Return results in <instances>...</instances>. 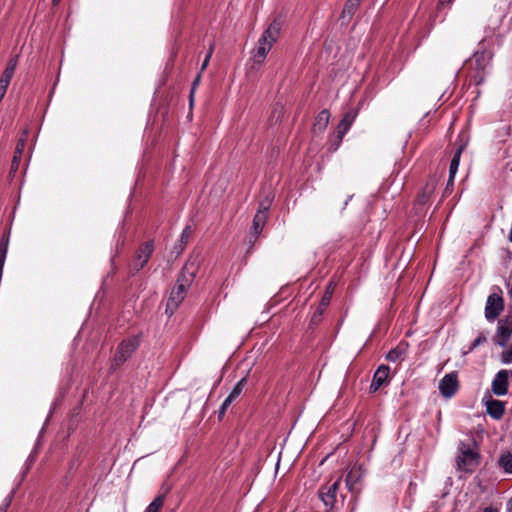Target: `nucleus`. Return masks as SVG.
I'll use <instances>...</instances> for the list:
<instances>
[{"label":"nucleus","mask_w":512,"mask_h":512,"mask_svg":"<svg viewBox=\"0 0 512 512\" xmlns=\"http://www.w3.org/2000/svg\"><path fill=\"white\" fill-rule=\"evenodd\" d=\"M493 58V51L486 45V40H482L478 50L466 62L470 76L476 85L483 83L487 74V69Z\"/></svg>","instance_id":"obj_1"},{"label":"nucleus","mask_w":512,"mask_h":512,"mask_svg":"<svg viewBox=\"0 0 512 512\" xmlns=\"http://www.w3.org/2000/svg\"><path fill=\"white\" fill-rule=\"evenodd\" d=\"M194 271L188 265L184 267V271L177 280L175 287L172 289L167 301V310L173 313L185 298L186 292L193 280Z\"/></svg>","instance_id":"obj_2"},{"label":"nucleus","mask_w":512,"mask_h":512,"mask_svg":"<svg viewBox=\"0 0 512 512\" xmlns=\"http://www.w3.org/2000/svg\"><path fill=\"white\" fill-rule=\"evenodd\" d=\"M459 455L457 456V465L461 470L472 471L476 468L479 463L478 453L462 443L458 447Z\"/></svg>","instance_id":"obj_3"},{"label":"nucleus","mask_w":512,"mask_h":512,"mask_svg":"<svg viewBox=\"0 0 512 512\" xmlns=\"http://www.w3.org/2000/svg\"><path fill=\"white\" fill-rule=\"evenodd\" d=\"M512 334V316L500 320L494 337L495 344L505 348Z\"/></svg>","instance_id":"obj_4"},{"label":"nucleus","mask_w":512,"mask_h":512,"mask_svg":"<svg viewBox=\"0 0 512 512\" xmlns=\"http://www.w3.org/2000/svg\"><path fill=\"white\" fill-rule=\"evenodd\" d=\"M282 30V21L280 19H274L268 27L264 30L259 40L265 42L270 47L279 40Z\"/></svg>","instance_id":"obj_5"},{"label":"nucleus","mask_w":512,"mask_h":512,"mask_svg":"<svg viewBox=\"0 0 512 512\" xmlns=\"http://www.w3.org/2000/svg\"><path fill=\"white\" fill-rule=\"evenodd\" d=\"M458 377L455 372L446 374L439 382V391L445 398L452 397L458 390Z\"/></svg>","instance_id":"obj_6"},{"label":"nucleus","mask_w":512,"mask_h":512,"mask_svg":"<svg viewBox=\"0 0 512 512\" xmlns=\"http://www.w3.org/2000/svg\"><path fill=\"white\" fill-rule=\"evenodd\" d=\"M512 377V370H500L492 381V391L497 396H503L508 391V379Z\"/></svg>","instance_id":"obj_7"},{"label":"nucleus","mask_w":512,"mask_h":512,"mask_svg":"<svg viewBox=\"0 0 512 512\" xmlns=\"http://www.w3.org/2000/svg\"><path fill=\"white\" fill-rule=\"evenodd\" d=\"M139 339L137 337L129 338L123 341L115 355V362L117 364L123 363L138 347Z\"/></svg>","instance_id":"obj_8"},{"label":"nucleus","mask_w":512,"mask_h":512,"mask_svg":"<svg viewBox=\"0 0 512 512\" xmlns=\"http://www.w3.org/2000/svg\"><path fill=\"white\" fill-rule=\"evenodd\" d=\"M503 310V299L498 294H491L486 302L485 317L493 321Z\"/></svg>","instance_id":"obj_9"},{"label":"nucleus","mask_w":512,"mask_h":512,"mask_svg":"<svg viewBox=\"0 0 512 512\" xmlns=\"http://www.w3.org/2000/svg\"><path fill=\"white\" fill-rule=\"evenodd\" d=\"M272 49L265 42L258 39L256 47L251 53V67L252 69H258L266 60L269 51Z\"/></svg>","instance_id":"obj_10"},{"label":"nucleus","mask_w":512,"mask_h":512,"mask_svg":"<svg viewBox=\"0 0 512 512\" xmlns=\"http://www.w3.org/2000/svg\"><path fill=\"white\" fill-rule=\"evenodd\" d=\"M483 402L486 406L487 413L494 419L499 420L502 418L505 412V403L492 398L490 394H487L483 398Z\"/></svg>","instance_id":"obj_11"},{"label":"nucleus","mask_w":512,"mask_h":512,"mask_svg":"<svg viewBox=\"0 0 512 512\" xmlns=\"http://www.w3.org/2000/svg\"><path fill=\"white\" fill-rule=\"evenodd\" d=\"M339 483L340 479H337L333 483L322 487L319 492V496L322 502L328 509L333 508L336 502V493L338 490Z\"/></svg>","instance_id":"obj_12"},{"label":"nucleus","mask_w":512,"mask_h":512,"mask_svg":"<svg viewBox=\"0 0 512 512\" xmlns=\"http://www.w3.org/2000/svg\"><path fill=\"white\" fill-rule=\"evenodd\" d=\"M390 368L386 365L378 367L374 373L372 383L370 385V391L376 392L382 385L388 382Z\"/></svg>","instance_id":"obj_13"},{"label":"nucleus","mask_w":512,"mask_h":512,"mask_svg":"<svg viewBox=\"0 0 512 512\" xmlns=\"http://www.w3.org/2000/svg\"><path fill=\"white\" fill-rule=\"evenodd\" d=\"M153 252V244L148 242L140 247L137 257L135 259L134 266L137 270L144 267Z\"/></svg>","instance_id":"obj_14"},{"label":"nucleus","mask_w":512,"mask_h":512,"mask_svg":"<svg viewBox=\"0 0 512 512\" xmlns=\"http://www.w3.org/2000/svg\"><path fill=\"white\" fill-rule=\"evenodd\" d=\"M408 348L409 344L407 342H400L387 353L386 359L390 362L403 361L407 355Z\"/></svg>","instance_id":"obj_15"},{"label":"nucleus","mask_w":512,"mask_h":512,"mask_svg":"<svg viewBox=\"0 0 512 512\" xmlns=\"http://www.w3.org/2000/svg\"><path fill=\"white\" fill-rule=\"evenodd\" d=\"M16 66H17V57L11 59L8 62L7 67L5 68L4 72L2 73V75L0 77V88L1 89L7 91L9 83L15 73Z\"/></svg>","instance_id":"obj_16"},{"label":"nucleus","mask_w":512,"mask_h":512,"mask_svg":"<svg viewBox=\"0 0 512 512\" xmlns=\"http://www.w3.org/2000/svg\"><path fill=\"white\" fill-rule=\"evenodd\" d=\"M267 215H268V205H264L263 203L260 204V207L253 219V229H254L255 234H259L262 231V229L265 226V223L267 221Z\"/></svg>","instance_id":"obj_17"},{"label":"nucleus","mask_w":512,"mask_h":512,"mask_svg":"<svg viewBox=\"0 0 512 512\" xmlns=\"http://www.w3.org/2000/svg\"><path fill=\"white\" fill-rule=\"evenodd\" d=\"M333 290H334V285H333V283H330L327 287V290H326L324 296L322 297V300L320 302L317 312H315V314L312 317V322H316L318 320V317L323 313V311L329 305Z\"/></svg>","instance_id":"obj_18"},{"label":"nucleus","mask_w":512,"mask_h":512,"mask_svg":"<svg viewBox=\"0 0 512 512\" xmlns=\"http://www.w3.org/2000/svg\"><path fill=\"white\" fill-rule=\"evenodd\" d=\"M355 120V114L353 113H347L339 123L337 127V137L339 141L342 140L344 135L347 133V131L350 129L352 123Z\"/></svg>","instance_id":"obj_19"},{"label":"nucleus","mask_w":512,"mask_h":512,"mask_svg":"<svg viewBox=\"0 0 512 512\" xmlns=\"http://www.w3.org/2000/svg\"><path fill=\"white\" fill-rule=\"evenodd\" d=\"M329 119H330L329 112L326 110L321 111L318 114L316 121L313 125L314 132H318V133L323 132L329 123Z\"/></svg>","instance_id":"obj_20"},{"label":"nucleus","mask_w":512,"mask_h":512,"mask_svg":"<svg viewBox=\"0 0 512 512\" xmlns=\"http://www.w3.org/2000/svg\"><path fill=\"white\" fill-rule=\"evenodd\" d=\"M461 153H462V148H459L451 160L450 168H449L448 184L452 183L455 178V175H456L458 167H459Z\"/></svg>","instance_id":"obj_21"},{"label":"nucleus","mask_w":512,"mask_h":512,"mask_svg":"<svg viewBox=\"0 0 512 512\" xmlns=\"http://www.w3.org/2000/svg\"><path fill=\"white\" fill-rule=\"evenodd\" d=\"M24 148H25V141L23 139H20L17 143L15 155L13 157L12 169H17L20 159H21V156H22V153L24 151Z\"/></svg>","instance_id":"obj_22"},{"label":"nucleus","mask_w":512,"mask_h":512,"mask_svg":"<svg viewBox=\"0 0 512 512\" xmlns=\"http://www.w3.org/2000/svg\"><path fill=\"white\" fill-rule=\"evenodd\" d=\"M499 466L507 473H512V455L510 453L503 454L498 460Z\"/></svg>","instance_id":"obj_23"},{"label":"nucleus","mask_w":512,"mask_h":512,"mask_svg":"<svg viewBox=\"0 0 512 512\" xmlns=\"http://www.w3.org/2000/svg\"><path fill=\"white\" fill-rule=\"evenodd\" d=\"M164 504V496L159 495L156 497L146 508L145 512H159Z\"/></svg>","instance_id":"obj_24"},{"label":"nucleus","mask_w":512,"mask_h":512,"mask_svg":"<svg viewBox=\"0 0 512 512\" xmlns=\"http://www.w3.org/2000/svg\"><path fill=\"white\" fill-rule=\"evenodd\" d=\"M361 0H348L344 6L343 14L344 15H353L358 6L360 5Z\"/></svg>","instance_id":"obj_25"},{"label":"nucleus","mask_w":512,"mask_h":512,"mask_svg":"<svg viewBox=\"0 0 512 512\" xmlns=\"http://www.w3.org/2000/svg\"><path fill=\"white\" fill-rule=\"evenodd\" d=\"M358 477H359V474H358V471L356 469H352L347 477H346V485L347 487L350 489V490H353L354 489V486L356 485L357 483V480H358Z\"/></svg>","instance_id":"obj_26"},{"label":"nucleus","mask_w":512,"mask_h":512,"mask_svg":"<svg viewBox=\"0 0 512 512\" xmlns=\"http://www.w3.org/2000/svg\"><path fill=\"white\" fill-rule=\"evenodd\" d=\"M246 382H247V380L245 377L242 378L241 380H239L238 383L235 385V387L232 389L229 396H231V398L236 399L241 394L243 388L246 385Z\"/></svg>","instance_id":"obj_27"},{"label":"nucleus","mask_w":512,"mask_h":512,"mask_svg":"<svg viewBox=\"0 0 512 512\" xmlns=\"http://www.w3.org/2000/svg\"><path fill=\"white\" fill-rule=\"evenodd\" d=\"M234 400H235V399H234V398H231V396H228V397L224 400V402L222 403V405H221V407H220V409H219V417H222V416L225 414V412H226L227 408L230 406V404H231Z\"/></svg>","instance_id":"obj_28"},{"label":"nucleus","mask_w":512,"mask_h":512,"mask_svg":"<svg viewBox=\"0 0 512 512\" xmlns=\"http://www.w3.org/2000/svg\"><path fill=\"white\" fill-rule=\"evenodd\" d=\"M234 400H235V399H234V398H231V396H228V397L224 400V402L222 403V405H221V407H220V409H219V417H222V416L225 414V412H226L227 408L230 406V404H231Z\"/></svg>","instance_id":"obj_29"},{"label":"nucleus","mask_w":512,"mask_h":512,"mask_svg":"<svg viewBox=\"0 0 512 512\" xmlns=\"http://www.w3.org/2000/svg\"><path fill=\"white\" fill-rule=\"evenodd\" d=\"M234 400H235V399H234V398H231V396H228V397L224 400V402L222 403V405H221V407H220V409H219V417H222V416L225 414V412H226L227 408L230 406V404H231Z\"/></svg>","instance_id":"obj_30"},{"label":"nucleus","mask_w":512,"mask_h":512,"mask_svg":"<svg viewBox=\"0 0 512 512\" xmlns=\"http://www.w3.org/2000/svg\"><path fill=\"white\" fill-rule=\"evenodd\" d=\"M234 400H235V399H234V398H231V396H228V397L224 400V402L222 403V405H221V407H220V409H219V417H222V416L225 414V412H226L227 408L230 406V404H231Z\"/></svg>","instance_id":"obj_31"},{"label":"nucleus","mask_w":512,"mask_h":512,"mask_svg":"<svg viewBox=\"0 0 512 512\" xmlns=\"http://www.w3.org/2000/svg\"><path fill=\"white\" fill-rule=\"evenodd\" d=\"M486 340H487V337L485 334H483V333L479 334L478 337L475 338V340L473 341L472 349L476 348L480 344L486 342Z\"/></svg>","instance_id":"obj_32"},{"label":"nucleus","mask_w":512,"mask_h":512,"mask_svg":"<svg viewBox=\"0 0 512 512\" xmlns=\"http://www.w3.org/2000/svg\"><path fill=\"white\" fill-rule=\"evenodd\" d=\"M212 53H213V46L210 47L209 52L206 55L202 65H201V72L204 71L206 69V67L208 66Z\"/></svg>","instance_id":"obj_33"},{"label":"nucleus","mask_w":512,"mask_h":512,"mask_svg":"<svg viewBox=\"0 0 512 512\" xmlns=\"http://www.w3.org/2000/svg\"><path fill=\"white\" fill-rule=\"evenodd\" d=\"M200 79H201V74H198V76L196 77V79H195V80H194V82H193V86H192V90H191V99H193V94H194L195 88H196V86L199 84ZM192 101H193V100H191V102H192Z\"/></svg>","instance_id":"obj_34"},{"label":"nucleus","mask_w":512,"mask_h":512,"mask_svg":"<svg viewBox=\"0 0 512 512\" xmlns=\"http://www.w3.org/2000/svg\"><path fill=\"white\" fill-rule=\"evenodd\" d=\"M454 0H439L438 8H442L446 5H451Z\"/></svg>","instance_id":"obj_35"},{"label":"nucleus","mask_w":512,"mask_h":512,"mask_svg":"<svg viewBox=\"0 0 512 512\" xmlns=\"http://www.w3.org/2000/svg\"><path fill=\"white\" fill-rule=\"evenodd\" d=\"M508 507H509V511L512 512V498L509 501Z\"/></svg>","instance_id":"obj_36"},{"label":"nucleus","mask_w":512,"mask_h":512,"mask_svg":"<svg viewBox=\"0 0 512 512\" xmlns=\"http://www.w3.org/2000/svg\"><path fill=\"white\" fill-rule=\"evenodd\" d=\"M485 512H496V510L493 508H486Z\"/></svg>","instance_id":"obj_37"},{"label":"nucleus","mask_w":512,"mask_h":512,"mask_svg":"<svg viewBox=\"0 0 512 512\" xmlns=\"http://www.w3.org/2000/svg\"><path fill=\"white\" fill-rule=\"evenodd\" d=\"M52 2L54 5H57L60 2V0H52Z\"/></svg>","instance_id":"obj_38"}]
</instances>
